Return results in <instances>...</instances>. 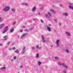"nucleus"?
Segmentation results:
<instances>
[{
    "mask_svg": "<svg viewBox=\"0 0 73 73\" xmlns=\"http://www.w3.org/2000/svg\"><path fill=\"white\" fill-rule=\"evenodd\" d=\"M32 50H35V48L32 47Z\"/></svg>",
    "mask_w": 73,
    "mask_h": 73,
    "instance_id": "obj_22",
    "label": "nucleus"
},
{
    "mask_svg": "<svg viewBox=\"0 0 73 73\" xmlns=\"http://www.w3.org/2000/svg\"><path fill=\"white\" fill-rule=\"evenodd\" d=\"M38 64H39V65H40V64H41V62H38Z\"/></svg>",
    "mask_w": 73,
    "mask_h": 73,
    "instance_id": "obj_27",
    "label": "nucleus"
},
{
    "mask_svg": "<svg viewBox=\"0 0 73 73\" xmlns=\"http://www.w3.org/2000/svg\"><path fill=\"white\" fill-rule=\"evenodd\" d=\"M36 57V58H39V54L38 53L37 54Z\"/></svg>",
    "mask_w": 73,
    "mask_h": 73,
    "instance_id": "obj_10",
    "label": "nucleus"
},
{
    "mask_svg": "<svg viewBox=\"0 0 73 73\" xmlns=\"http://www.w3.org/2000/svg\"><path fill=\"white\" fill-rule=\"evenodd\" d=\"M69 8H71V9H73V6H69Z\"/></svg>",
    "mask_w": 73,
    "mask_h": 73,
    "instance_id": "obj_23",
    "label": "nucleus"
},
{
    "mask_svg": "<svg viewBox=\"0 0 73 73\" xmlns=\"http://www.w3.org/2000/svg\"><path fill=\"white\" fill-rule=\"evenodd\" d=\"M0 45H1V44H0Z\"/></svg>",
    "mask_w": 73,
    "mask_h": 73,
    "instance_id": "obj_49",
    "label": "nucleus"
},
{
    "mask_svg": "<svg viewBox=\"0 0 73 73\" xmlns=\"http://www.w3.org/2000/svg\"><path fill=\"white\" fill-rule=\"evenodd\" d=\"M23 66H20V68H23Z\"/></svg>",
    "mask_w": 73,
    "mask_h": 73,
    "instance_id": "obj_35",
    "label": "nucleus"
},
{
    "mask_svg": "<svg viewBox=\"0 0 73 73\" xmlns=\"http://www.w3.org/2000/svg\"><path fill=\"white\" fill-rule=\"evenodd\" d=\"M25 31H28V30L27 29H26L25 30Z\"/></svg>",
    "mask_w": 73,
    "mask_h": 73,
    "instance_id": "obj_41",
    "label": "nucleus"
},
{
    "mask_svg": "<svg viewBox=\"0 0 73 73\" xmlns=\"http://www.w3.org/2000/svg\"><path fill=\"white\" fill-rule=\"evenodd\" d=\"M11 61H13V60L12 59Z\"/></svg>",
    "mask_w": 73,
    "mask_h": 73,
    "instance_id": "obj_46",
    "label": "nucleus"
},
{
    "mask_svg": "<svg viewBox=\"0 0 73 73\" xmlns=\"http://www.w3.org/2000/svg\"><path fill=\"white\" fill-rule=\"evenodd\" d=\"M4 30H5L6 31H7L8 30V26H6L5 28L3 29Z\"/></svg>",
    "mask_w": 73,
    "mask_h": 73,
    "instance_id": "obj_3",
    "label": "nucleus"
},
{
    "mask_svg": "<svg viewBox=\"0 0 73 73\" xmlns=\"http://www.w3.org/2000/svg\"><path fill=\"white\" fill-rule=\"evenodd\" d=\"M12 11L13 12H15V9H12Z\"/></svg>",
    "mask_w": 73,
    "mask_h": 73,
    "instance_id": "obj_19",
    "label": "nucleus"
},
{
    "mask_svg": "<svg viewBox=\"0 0 73 73\" xmlns=\"http://www.w3.org/2000/svg\"><path fill=\"white\" fill-rule=\"evenodd\" d=\"M30 29V30H32V29H33V28H31Z\"/></svg>",
    "mask_w": 73,
    "mask_h": 73,
    "instance_id": "obj_38",
    "label": "nucleus"
},
{
    "mask_svg": "<svg viewBox=\"0 0 73 73\" xmlns=\"http://www.w3.org/2000/svg\"><path fill=\"white\" fill-rule=\"evenodd\" d=\"M62 65L63 66H64L65 65L64 64V63H63L62 64Z\"/></svg>",
    "mask_w": 73,
    "mask_h": 73,
    "instance_id": "obj_30",
    "label": "nucleus"
},
{
    "mask_svg": "<svg viewBox=\"0 0 73 73\" xmlns=\"http://www.w3.org/2000/svg\"><path fill=\"white\" fill-rule=\"evenodd\" d=\"M13 58L14 59H15V60H16V56H14L13 57Z\"/></svg>",
    "mask_w": 73,
    "mask_h": 73,
    "instance_id": "obj_26",
    "label": "nucleus"
},
{
    "mask_svg": "<svg viewBox=\"0 0 73 73\" xmlns=\"http://www.w3.org/2000/svg\"><path fill=\"white\" fill-rule=\"evenodd\" d=\"M9 43H10V42H9L8 44H9Z\"/></svg>",
    "mask_w": 73,
    "mask_h": 73,
    "instance_id": "obj_48",
    "label": "nucleus"
},
{
    "mask_svg": "<svg viewBox=\"0 0 73 73\" xmlns=\"http://www.w3.org/2000/svg\"><path fill=\"white\" fill-rule=\"evenodd\" d=\"M13 31H14V29H13V28H12L11 29L10 31L11 33H12L13 32Z\"/></svg>",
    "mask_w": 73,
    "mask_h": 73,
    "instance_id": "obj_13",
    "label": "nucleus"
},
{
    "mask_svg": "<svg viewBox=\"0 0 73 73\" xmlns=\"http://www.w3.org/2000/svg\"><path fill=\"white\" fill-rule=\"evenodd\" d=\"M59 45V44H58V43H56V46L58 47V46Z\"/></svg>",
    "mask_w": 73,
    "mask_h": 73,
    "instance_id": "obj_29",
    "label": "nucleus"
},
{
    "mask_svg": "<svg viewBox=\"0 0 73 73\" xmlns=\"http://www.w3.org/2000/svg\"><path fill=\"white\" fill-rule=\"evenodd\" d=\"M8 49L9 50H12V47H9Z\"/></svg>",
    "mask_w": 73,
    "mask_h": 73,
    "instance_id": "obj_18",
    "label": "nucleus"
},
{
    "mask_svg": "<svg viewBox=\"0 0 73 73\" xmlns=\"http://www.w3.org/2000/svg\"><path fill=\"white\" fill-rule=\"evenodd\" d=\"M64 15H65V16H68V14L66 13L65 14H64Z\"/></svg>",
    "mask_w": 73,
    "mask_h": 73,
    "instance_id": "obj_28",
    "label": "nucleus"
},
{
    "mask_svg": "<svg viewBox=\"0 0 73 73\" xmlns=\"http://www.w3.org/2000/svg\"><path fill=\"white\" fill-rule=\"evenodd\" d=\"M22 28H25V26H23Z\"/></svg>",
    "mask_w": 73,
    "mask_h": 73,
    "instance_id": "obj_44",
    "label": "nucleus"
},
{
    "mask_svg": "<svg viewBox=\"0 0 73 73\" xmlns=\"http://www.w3.org/2000/svg\"><path fill=\"white\" fill-rule=\"evenodd\" d=\"M65 50L66 52L67 53H69V50L68 49H66Z\"/></svg>",
    "mask_w": 73,
    "mask_h": 73,
    "instance_id": "obj_17",
    "label": "nucleus"
},
{
    "mask_svg": "<svg viewBox=\"0 0 73 73\" xmlns=\"http://www.w3.org/2000/svg\"><path fill=\"white\" fill-rule=\"evenodd\" d=\"M4 24H2L1 25H0V29L2 28H3V26H4Z\"/></svg>",
    "mask_w": 73,
    "mask_h": 73,
    "instance_id": "obj_7",
    "label": "nucleus"
},
{
    "mask_svg": "<svg viewBox=\"0 0 73 73\" xmlns=\"http://www.w3.org/2000/svg\"><path fill=\"white\" fill-rule=\"evenodd\" d=\"M48 15H49V16H50L51 17H52V16L50 15V12H48Z\"/></svg>",
    "mask_w": 73,
    "mask_h": 73,
    "instance_id": "obj_20",
    "label": "nucleus"
},
{
    "mask_svg": "<svg viewBox=\"0 0 73 73\" xmlns=\"http://www.w3.org/2000/svg\"><path fill=\"white\" fill-rule=\"evenodd\" d=\"M64 68H68L67 67V66H66L65 65V66H64Z\"/></svg>",
    "mask_w": 73,
    "mask_h": 73,
    "instance_id": "obj_34",
    "label": "nucleus"
},
{
    "mask_svg": "<svg viewBox=\"0 0 73 73\" xmlns=\"http://www.w3.org/2000/svg\"><path fill=\"white\" fill-rule=\"evenodd\" d=\"M42 39V42H45V38H44V36H41Z\"/></svg>",
    "mask_w": 73,
    "mask_h": 73,
    "instance_id": "obj_2",
    "label": "nucleus"
},
{
    "mask_svg": "<svg viewBox=\"0 0 73 73\" xmlns=\"http://www.w3.org/2000/svg\"><path fill=\"white\" fill-rule=\"evenodd\" d=\"M46 17H48V15H46Z\"/></svg>",
    "mask_w": 73,
    "mask_h": 73,
    "instance_id": "obj_37",
    "label": "nucleus"
},
{
    "mask_svg": "<svg viewBox=\"0 0 73 73\" xmlns=\"http://www.w3.org/2000/svg\"><path fill=\"white\" fill-rule=\"evenodd\" d=\"M20 32H23V31H22V30H20Z\"/></svg>",
    "mask_w": 73,
    "mask_h": 73,
    "instance_id": "obj_45",
    "label": "nucleus"
},
{
    "mask_svg": "<svg viewBox=\"0 0 73 73\" xmlns=\"http://www.w3.org/2000/svg\"><path fill=\"white\" fill-rule=\"evenodd\" d=\"M66 33L67 34H66V35L67 36H70V33H69L67 32H66Z\"/></svg>",
    "mask_w": 73,
    "mask_h": 73,
    "instance_id": "obj_8",
    "label": "nucleus"
},
{
    "mask_svg": "<svg viewBox=\"0 0 73 73\" xmlns=\"http://www.w3.org/2000/svg\"><path fill=\"white\" fill-rule=\"evenodd\" d=\"M47 30H48L49 32H50V31H51V28L50 27L48 26H47Z\"/></svg>",
    "mask_w": 73,
    "mask_h": 73,
    "instance_id": "obj_4",
    "label": "nucleus"
},
{
    "mask_svg": "<svg viewBox=\"0 0 73 73\" xmlns=\"http://www.w3.org/2000/svg\"><path fill=\"white\" fill-rule=\"evenodd\" d=\"M6 31L5 30H4V31L3 32V33H5V32H6Z\"/></svg>",
    "mask_w": 73,
    "mask_h": 73,
    "instance_id": "obj_25",
    "label": "nucleus"
},
{
    "mask_svg": "<svg viewBox=\"0 0 73 73\" xmlns=\"http://www.w3.org/2000/svg\"><path fill=\"white\" fill-rule=\"evenodd\" d=\"M10 9V7L9 6H7L3 9V11L5 12H7L8 10H9Z\"/></svg>",
    "mask_w": 73,
    "mask_h": 73,
    "instance_id": "obj_1",
    "label": "nucleus"
},
{
    "mask_svg": "<svg viewBox=\"0 0 73 73\" xmlns=\"http://www.w3.org/2000/svg\"><path fill=\"white\" fill-rule=\"evenodd\" d=\"M22 5H28V4L27 3H22Z\"/></svg>",
    "mask_w": 73,
    "mask_h": 73,
    "instance_id": "obj_14",
    "label": "nucleus"
},
{
    "mask_svg": "<svg viewBox=\"0 0 73 73\" xmlns=\"http://www.w3.org/2000/svg\"><path fill=\"white\" fill-rule=\"evenodd\" d=\"M16 24V23L15 22H14V24Z\"/></svg>",
    "mask_w": 73,
    "mask_h": 73,
    "instance_id": "obj_42",
    "label": "nucleus"
},
{
    "mask_svg": "<svg viewBox=\"0 0 73 73\" xmlns=\"http://www.w3.org/2000/svg\"><path fill=\"white\" fill-rule=\"evenodd\" d=\"M23 54H24V51L22 52Z\"/></svg>",
    "mask_w": 73,
    "mask_h": 73,
    "instance_id": "obj_43",
    "label": "nucleus"
},
{
    "mask_svg": "<svg viewBox=\"0 0 73 73\" xmlns=\"http://www.w3.org/2000/svg\"><path fill=\"white\" fill-rule=\"evenodd\" d=\"M12 50H15V47H13L12 48Z\"/></svg>",
    "mask_w": 73,
    "mask_h": 73,
    "instance_id": "obj_32",
    "label": "nucleus"
},
{
    "mask_svg": "<svg viewBox=\"0 0 73 73\" xmlns=\"http://www.w3.org/2000/svg\"><path fill=\"white\" fill-rule=\"evenodd\" d=\"M55 58L56 60H58V58L57 57H55Z\"/></svg>",
    "mask_w": 73,
    "mask_h": 73,
    "instance_id": "obj_24",
    "label": "nucleus"
},
{
    "mask_svg": "<svg viewBox=\"0 0 73 73\" xmlns=\"http://www.w3.org/2000/svg\"><path fill=\"white\" fill-rule=\"evenodd\" d=\"M60 40H56V44H58V43H59V42H60Z\"/></svg>",
    "mask_w": 73,
    "mask_h": 73,
    "instance_id": "obj_16",
    "label": "nucleus"
},
{
    "mask_svg": "<svg viewBox=\"0 0 73 73\" xmlns=\"http://www.w3.org/2000/svg\"><path fill=\"white\" fill-rule=\"evenodd\" d=\"M50 12H53V13H55V11L53 9H50Z\"/></svg>",
    "mask_w": 73,
    "mask_h": 73,
    "instance_id": "obj_11",
    "label": "nucleus"
},
{
    "mask_svg": "<svg viewBox=\"0 0 73 73\" xmlns=\"http://www.w3.org/2000/svg\"><path fill=\"white\" fill-rule=\"evenodd\" d=\"M54 21H57V20L55 19H54Z\"/></svg>",
    "mask_w": 73,
    "mask_h": 73,
    "instance_id": "obj_36",
    "label": "nucleus"
},
{
    "mask_svg": "<svg viewBox=\"0 0 73 73\" xmlns=\"http://www.w3.org/2000/svg\"><path fill=\"white\" fill-rule=\"evenodd\" d=\"M26 35H28V34L27 33H24L23 34L22 36V37H24Z\"/></svg>",
    "mask_w": 73,
    "mask_h": 73,
    "instance_id": "obj_5",
    "label": "nucleus"
},
{
    "mask_svg": "<svg viewBox=\"0 0 73 73\" xmlns=\"http://www.w3.org/2000/svg\"><path fill=\"white\" fill-rule=\"evenodd\" d=\"M22 49H23V50H25V47H23V48H22Z\"/></svg>",
    "mask_w": 73,
    "mask_h": 73,
    "instance_id": "obj_21",
    "label": "nucleus"
},
{
    "mask_svg": "<svg viewBox=\"0 0 73 73\" xmlns=\"http://www.w3.org/2000/svg\"><path fill=\"white\" fill-rule=\"evenodd\" d=\"M58 65H60V66H61L62 64H61L60 63V62H59Z\"/></svg>",
    "mask_w": 73,
    "mask_h": 73,
    "instance_id": "obj_31",
    "label": "nucleus"
},
{
    "mask_svg": "<svg viewBox=\"0 0 73 73\" xmlns=\"http://www.w3.org/2000/svg\"><path fill=\"white\" fill-rule=\"evenodd\" d=\"M60 7H62V5H60Z\"/></svg>",
    "mask_w": 73,
    "mask_h": 73,
    "instance_id": "obj_40",
    "label": "nucleus"
},
{
    "mask_svg": "<svg viewBox=\"0 0 73 73\" xmlns=\"http://www.w3.org/2000/svg\"><path fill=\"white\" fill-rule=\"evenodd\" d=\"M36 48H39V46H38V45H37V46H36Z\"/></svg>",
    "mask_w": 73,
    "mask_h": 73,
    "instance_id": "obj_33",
    "label": "nucleus"
},
{
    "mask_svg": "<svg viewBox=\"0 0 73 73\" xmlns=\"http://www.w3.org/2000/svg\"><path fill=\"white\" fill-rule=\"evenodd\" d=\"M41 21H42V22L43 23V21H42V20H41Z\"/></svg>",
    "mask_w": 73,
    "mask_h": 73,
    "instance_id": "obj_47",
    "label": "nucleus"
},
{
    "mask_svg": "<svg viewBox=\"0 0 73 73\" xmlns=\"http://www.w3.org/2000/svg\"><path fill=\"white\" fill-rule=\"evenodd\" d=\"M19 51H18V50H16L15 52V53H19Z\"/></svg>",
    "mask_w": 73,
    "mask_h": 73,
    "instance_id": "obj_15",
    "label": "nucleus"
},
{
    "mask_svg": "<svg viewBox=\"0 0 73 73\" xmlns=\"http://www.w3.org/2000/svg\"><path fill=\"white\" fill-rule=\"evenodd\" d=\"M6 37H7V36H3V38H4V40H7V38H6Z\"/></svg>",
    "mask_w": 73,
    "mask_h": 73,
    "instance_id": "obj_9",
    "label": "nucleus"
},
{
    "mask_svg": "<svg viewBox=\"0 0 73 73\" xmlns=\"http://www.w3.org/2000/svg\"><path fill=\"white\" fill-rule=\"evenodd\" d=\"M0 69H1V70H3V69H6V67L5 66H4L3 67L1 68Z\"/></svg>",
    "mask_w": 73,
    "mask_h": 73,
    "instance_id": "obj_6",
    "label": "nucleus"
},
{
    "mask_svg": "<svg viewBox=\"0 0 73 73\" xmlns=\"http://www.w3.org/2000/svg\"><path fill=\"white\" fill-rule=\"evenodd\" d=\"M1 20H2V18L0 17V21H1Z\"/></svg>",
    "mask_w": 73,
    "mask_h": 73,
    "instance_id": "obj_39",
    "label": "nucleus"
},
{
    "mask_svg": "<svg viewBox=\"0 0 73 73\" xmlns=\"http://www.w3.org/2000/svg\"><path fill=\"white\" fill-rule=\"evenodd\" d=\"M35 10H36V7H35L33 9V12H34L35 11Z\"/></svg>",
    "mask_w": 73,
    "mask_h": 73,
    "instance_id": "obj_12",
    "label": "nucleus"
}]
</instances>
